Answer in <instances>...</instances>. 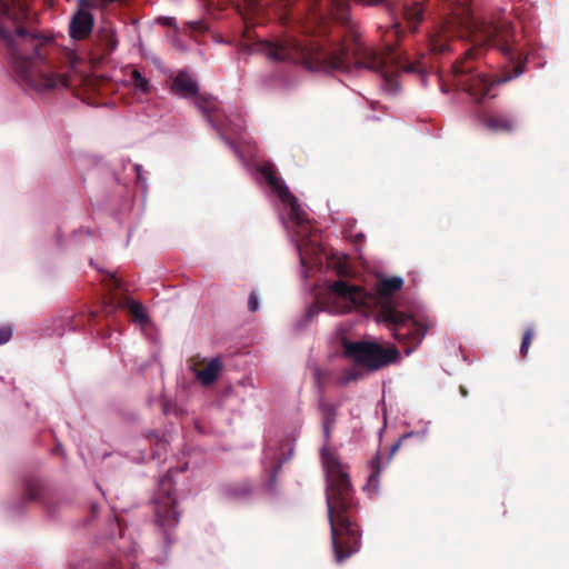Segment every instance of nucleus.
I'll return each instance as SVG.
<instances>
[{
	"mask_svg": "<svg viewBox=\"0 0 569 569\" xmlns=\"http://www.w3.org/2000/svg\"><path fill=\"white\" fill-rule=\"evenodd\" d=\"M446 17L428 33L427 44L432 54H442L451 50V41L457 36L467 38L476 46L492 44L509 59L500 72L489 78L480 69L477 59L481 50L471 47L463 58L452 64L456 84L467 92L475 102L485 98H495L496 84L507 83L523 73L527 58L513 46V26L506 19L487 21L476 19L470 10V0H442Z\"/></svg>",
	"mask_w": 569,
	"mask_h": 569,
	"instance_id": "nucleus-1",
	"label": "nucleus"
},
{
	"mask_svg": "<svg viewBox=\"0 0 569 569\" xmlns=\"http://www.w3.org/2000/svg\"><path fill=\"white\" fill-rule=\"evenodd\" d=\"M26 18L27 6L22 0H0V40L10 52L16 72L36 90L68 87V77L58 69L74 68L78 56L50 38L29 33L20 26Z\"/></svg>",
	"mask_w": 569,
	"mask_h": 569,
	"instance_id": "nucleus-2",
	"label": "nucleus"
},
{
	"mask_svg": "<svg viewBox=\"0 0 569 569\" xmlns=\"http://www.w3.org/2000/svg\"><path fill=\"white\" fill-rule=\"evenodd\" d=\"M402 286L403 280L400 277L385 278L377 282L376 296H372L348 281H335L328 286V311L347 313L353 308H369L373 303H379V320L386 325L391 336L409 355L422 342L430 325L422 323L412 315L400 311L389 300L401 290Z\"/></svg>",
	"mask_w": 569,
	"mask_h": 569,
	"instance_id": "nucleus-3",
	"label": "nucleus"
},
{
	"mask_svg": "<svg viewBox=\"0 0 569 569\" xmlns=\"http://www.w3.org/2000/svg\"><path fill=\"white\" fill-rule=\"evenodd\" d=\"M325 446L320 450L326 476V503L331 531V546L338 563L360 548L358 501L348 473V467L329 448L332 426L322 425Z\"/></svg>",
	"mask_w": 569,
	"mask_h": 569,
	"instance_id": "nucleus-4",
	"label": "nucleus"
},
{
	"mask_svg": "<svg viewBox=\"0 0 569 569\" xmlns=\"http://www.w3.org/2000/svg\"><path fill=\"white\" fill-rule=\"evenodd\" d=\"M342 348L343 356L367 372L378 371L400 359L395 346L385 348L378 342L343 340Z\"/></svg>",
	"mask_w": 569,
	"mask_h": 569,
	"instance_id": "nucleus-5",
	"label": "nucleus"
},
{
	"mask_svg": "<svg viewBox=\"0 0 569 569\" xmlns=\"http://www.w3.org/2000/svg\"><path fill=\"white\" fill-rule=\"evenodd\" d=\"M173 487L172 477L170 472H167L160 478L153 497L154 525L163 533L167 547L173 542L171 531L177 528L180 521V511L177 509Z\"/></svg>",
	"mask_w": 569,
	"mask_h": 569,
	"instance_id": "nucleus-6",
	"label": "nucleus"
},
{
	"mask_svg": "<svg viewBox=\"0 0 569 569\" xmlns=\"http://www.w3.org/2000/svg\"><path fill=\"white\" fill-rule=\"evenodd\" d=\"M261 174L267 180L272 191L280 200L290 207V219L297 224V231L301 237L308 236L309 220L305 211L299 207L297 198L290 192L287 186L278 177L277 170L271 163H267L260 169Z\"/></svg>",
	"mask_w": 569,
	"mask_h": 569,
	"instance_id": "nucleus-7",
	"label": "nucleus"
},
{
	"mask_svg": "<svg viewBox=\"0 0 569 569\" xmlns=\"http://www.w3.org/2000/svg\"><path fill=\"white\" fill-rule=\"evenodd\" d=\"M189 368L203 386H210L218 379L222 370V362L218 357L207 361L206 358L196 356L190 358Z\"/></svg>",
	"mask_w": 569,
	"mask_h": 569,
	"instance_id": "nucleus-8",
	"label": "nucleus"
},
{
	"mask_svg": "<svg viewBox=\"0 0 569 569\" xmlns=\"http://www.w3.org/2000/svg\"><path fill=\"white\" fill-rule=\"evenodd\" d=\"M480 122L492 132L511 133L517 128V117L512 111L498 110L482 113Z\"/></svg>",
	"mask_w": 569,
	"mask_h": 569,
	"instance_id": "nucleus-9",
	"label": "nucleus"
},
{
	"mask_svg": "<svg viewBox=\"0 0 569 569\" xmlns=\"http://www.w3.org/2000/svg\"><path fill=\"white\" fill-rule=\"evenodd\" d=\"M118 47L114 29L110 24L100 27L94 36V52L99 60L110 56Z\"/></svg>",
	"mask_w": 569,
	"mask_h": 569,
	"instance_id": "nucleus-10",
	"label": "nucleus"
},
{
	"mask_svg": "<svg viewBox=\"0 0 569 569\" xmlns=\"http://www.w3.org/2000/svg\"><path fill=\"white\" fill-rule=\"evenodd\" d=\"M93 16L83 9H79L72 17L69 24V34L74 40L87 39L93 29Z\"/></svg>",
	"mask_w": 569,
	"mask_h": 569,
	"instance_id": "nucleus-11",
	"label": "nucleus"
},
{
	"mask_svg": "<svg viewBox=\"0 0 569 569\" xmlns=\"http://www.w3.org/2000/svg\"><path fill=\"white\" fill-rule=\"evenodd\" d=\"M194 103L199 108V110H201V112L207 117L208 121L212 124V127L218 131L219 136L224 141V143L229 146L230 149H232L236 153H239V150L234 142L230 140V138L227 136L224 127L218 123L216 119L214 102L202 97H197Z\"/></svg>",
	"mask_w": 569,
	"mask_h": 569,
	"instance_id": "nucleus-12",
	"label": "nucleus"
},
{
	"mask_svg": "<svg viewBox=\"0 0 569 569\" xmlns=\"http://www.w3.org/2000/svg\"><path fill=\"white\" fill-rule=\"evenodd\" d=\"M171 90L178 96L189 98L198 94V84L188 72L180 71L173 79Z\"/></svg>",
	"mask_w": 569,
	"mask_h": 569,
	"instance_id": "nucleus-13",
	"label": "nucleus"
},
{
	"mask_svg": "<svg viewBox=\"0 0 569 569\" xmlns=\"http://www.w3.org/2000/svg\"><path fill=\"white\" fill-rule=\"evenodd\" d=\"M402 14L407 22L412 27V31H416L417 26L423 19V9L418 0H406L401 7Z\"/></svg>",
	"mask_w": 569,
	"mask_h": 569,
	"instance_id": "nucleus-14",
	"label": "nucleus"
},
{
	"mask_svg": "<svg viewBox=\"0 0 569 569\" xmlns=\"http://www.w3.org/2000/svg\"><path fill=\"white\" fill-rule=\"evenodd\" d=\"M44 487L42 481L37 477H28L24 480L23 499L27 501H39Z\"/></svg>",
	"mask_w": 569,
	"mask_h": 569,
	"instance_id": "nucleus-15",
	"label": "nucleus"
},
{
	"mask_svg": "<svg viewBox=\"0 0 569 569\" xmlns=\"http://www.w3.org/2000/svg\"><path fill=\"white\" fill-rule=\"evenodd\" d=\"M366 375V370L362 369L361 367L355 365L353 367H348V368H345L339 378H338V383L340 386H346L350 382H355V381H358L360 379H362Z\"/></svg>",
	"mask_w": 569,
	"mask_h": 569,
	"instance_id": "nucleus-16",
	"label": "nucleus"
},
{
	"mask_svg": "<svg viewBox=\"0 0 569 569\" xmlns=\"http://www.w3.org/2000/svg\"><path fill=\"white\" fill-rule=\"evenodd\" d=\"M130 79L137 91L144 94L150 93L152 87L149 80L144 76H142V73L139 70H131Z\"/></svg>",
	"mask_w": 569,
	"mask_h": 569,
	"instance_id": "nucleus-17",
	"label": "nucleus"
},
{
	"mask_svg": "<svg viewBox=\"0 0 569 569\" xmlns=\"http://www.w3.org/2000/svg\"><path fill=\"white\" fill-rule=\"evenodd\" d=\"M230 497L247 498L252 493V485L249 481H238L230 483Z\"/></svg>",
	"mask_w": 569,
	"mask_h": 569,
	"instance_id": "nucleus-18",
	"label": "nucleus"
},
{
	"mask_svg": "<svg viewBox=\"0 0 569 569\" xmlns=\"http://www.w3.org/2000/svg\"><path fill=\"white\" fill-rule=\"evenodd\" d=\"M124 305L128 307L130 315L136 321L144 323L148 320L147 313L140 302L127 300Z\"/></svg>",
	"mask_w": 569,
	"mask_h": 569,
	"instance_id": "nucleus-19",
	"label": "nucleus"
},
{
	"mask_svg": "<svg viewBox=\"0 0 569 569\" xmlns=\"http://www.w3.org/2000/svg\"><path fill=\"white\" fill-rule=\"evenodd\" d=\"M320 409L322 412V425L335 427L338 415L337 407L331 403L322 402Z\"/></svg>",
	"mask_w": 569,
	"mask_h": 569,
	"instance_id": "nucleus-20",
	"label": "nucleus"
},
{
	"mask_svg": "<svg viewBox=\"0 0 569 569\" xmlns=\"http://www.w3.org/2000/svg\"><path fill=\"white\" fill-rule=\"evenodd\" d=\"M533 337H535L533 328L528 327L523 332L521 345H520V355L522 358L527 357Z\"/></svg>",
	"mask_w": 569,
	"mask_h": 569,
	"instance_id": "nucleus-21",
	"label": "nucleus"
},
{
	"mask_svg": "<svg viewBox=\"0 0 569 569\" xmlns=\"http://www.w3.org/2000/svg\"><path fill=\"white\" fill-rule=\"evenodd\" d=\"M371 475L369 476V483L375 485L379 480L380 476V456L376 455V457L371 461Z\"/></svg>",
	"mask_w": 569,
	"mask_h": 569,
	"instance_id": "nucleus-22",
	"label": "nucleus"
},
{
	"mask_svg": "<svg viewBox=\"0 0 569 569\" xmlns=\"http://www.w3.org/2000/svg\"><path fill=\"white\" fill-rule=\"evenodd\" d=\"M102 281L110 290H117L120 288V280L111 273H107Z\"/></svg>",
	"mask_w": 569,
	"mask_h": 569,
	"instance_id": "nucleus-23",
	"label": "nucleus"
},
{
	"mask_svg": "<svg viewBox=\"0 0 569 569\" xmlns=\"http://www.w3.org/2000/svg\"><path fill=\"white\" fill-rule=\"evenodd\" d=\"M12 337V329L10 326L0 327V345L8 342Z\"/></svg>",
	"mask_w": 569,
	"mask_h": 569,
	"instance_id": "nucleus-24",
	"label": "nucleus"
},
{
	"mask_svg": "<svg viewBox=\"0 0 569 569\" xmlns=\"http://www.w3.org/2000/svg\"><path fill=\"white\" fill-rule=\"evenodd\" d=\"M248 309L251 312H254L259 309V300L256 292L253 291L249 295Z\"/></svg>",
	"mask_w": 569,
	"mask_h": 569,
	"instance_id": "nucleus-25",
	"label": "nucleus"
},
{
	"mask_svg": "<svg viewBox=\"0 0 569 569\" xmlns=\"http://www.w3.org/2000/svg\"><path fill=\"white\" fill-rule=\"evenodd\" d=\"M321 310L322 308L318 303L310 306L306 312V320L311 321Z\"/></svg>",
	"mask_w": 569,
	"mask_h": 569,
	"instance_id": "nucleus-26",
	"label": "nucleus"
},
{
	"mask_svg": "<svg viewBox=\"0 0 569 569\" xmlns=\"http://www.w3.org/2000/svg\"><path fill=\"white\" fill-rule=\"evenodd\" d=\"M188 26L192 31L202 32L206 30V27L201 21H191Z\"/></svg>",
	"mask_w": 569,
	"mask_h": 569,
	"instance_id": "nucleus-27",
	"label": "nucleus"
},
{
	"mask_svg": "<svg viewBox=\"0 0 569 569\" xmlns=\"http://www.w3.org/2000/svg\"><path fill=\"white\" fill-rule=\"evenodd\" d=\"M159 22L164 27H173L176 24V20L172 17H161Z\"/></svg>",
	"mask_w": 569,
	"mask_h": 569,
	"instance_id": "nucleus-28",
	"label": "nucleus"
},
{
	"mask_svg": "<svg viewBox=\"0 0 569 569\" xmlns=\"http://www.w3.org/2000/svg\"><path fill=\"white\" fill-rule=\"evenodd\" d=\"M134 170H136V173H137V179L141 180V166L140 164H136L134 166Z\"/></svg>",
	"mask_w": 569,
	"mask_h": 569,
	"instance_id": "nucleus-29",
	"label": "nucleus"
},
{
	"mask_svg": "<svg viewBox=\"0 0 569 569\" xmlns=\"http://www.w3.org/2000/svg\"><path fill=\"white\" fill-rule=\"evenodd\" d=\"M363 238H365V237H363V234H362V233H358V234H356V236H355V241H356V242H361V241L363 240Z\"/></svg>",
	"mask_w": 569,
	"mask_h": 569,
	"instance_id": "nucleus-30",
	"label": "nucleus"
},
{
	"mask_svg": "<svg viewBox=\"0 0 569 569\" xmlns=\"http://www.w3.org/2000/svg\"><path fill=\"white\" fill-rule=\"evenodd\" d=\"M399 447H400V442L395 443L391 448V453H395Z\"/></svg>",
	"mask_w": 569,
	"mask_h": 569,
	"instance_id": "nucleus-31",
	"label": "nucleus"
},
{
	"mask_svg": "<svg viewBox=\"0 0 569 569\" xmlns=\"http://www.w3.org/2000/svg\"><path fill=\"white\" fill-rule=\"evenodd\" d=\"M460 392L463 397H466L468 395V391L463 386H460Z\"/></svg>",
	"mask_w": 569,
	"mask_h": 569,
	"instance_id": "nucleus-32",
	"label": "nucleus"
}]
</instances>
